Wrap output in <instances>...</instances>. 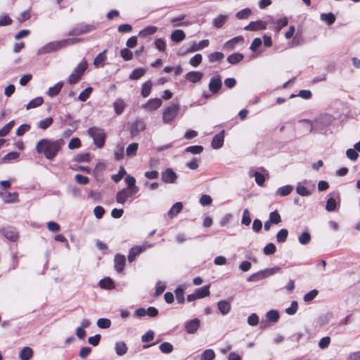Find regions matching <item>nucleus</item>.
Returning a JSON list of instances; mask_svg holds the SVG:
<instances>
[{
  "label": "nucleus",
  "mask_w": 360,
  "mask_h": 360,
  "mask_svg": "<svg viewBox=\"0 0 360 360\" xmlns=\"http://www.w3.org/2000/svg\"><path fill=\"white\" fill-rule=\"evenodd\" d=\"M64 144L62 139H42L36 145V151L43 155L48 160H53L60 150Z\"/></svg>",
  "instance_id": "f257e3e1"
},
{
  "label": "nucleus",
  "mask_w": 360,
  "mask_h": 360,
  "mask_svg": "<svg viewBox=\"0 0 360 360\" xmlns=\"http://www.w3.org/2000/svg\"><path fill=\"white\" fill-rule=\"evenodd\" d=\"M82 39H75V38H69L63 39L60 41H52L50 43H48L43 46L42 47L39 48L37 51L38 55H42V54H46L51 52H54L56 51H58L67 46L74 44L77 42L81 41Z\"/></svg>",
  "instance_id": "f03ea898"
},
{
  "label": "nucleus",
  "mask_w": 360,
  "mask_h": 360,
  "mask_svg": "<svg viewBox=\"0 0 360 360\" xmlns=\"http://www.w3.org/2000/svg\"><path fill=\"white\" fill-rule=\"evenodd\" d=\"M180 110L179 104H172L166 108L162 112V122L164 124H169L172 123Z\"/></svg>",
  "instance_id": "7ed1b4c3"
},
{
  "label": "nucleus",
  "mask_w": 360,
  "mask_h": 360,
  "mask_svg": "<svg viewBox=\"0 0 360 360\" xmlns=\"http://www.w3.org/2000/svg\"><path fill=\"white\" fill-rule=\"evenodd\" d=\"M281 271V268L278 266L265 269L259 271L257 273L251 274L248 278V282H257L271 275H274Z\"/></svg>",
  "instance_id": "20e7f679"
},
{
  "label": "nucleus",
  "mask_w": 360,
  "mask_h": 360,
  "mask_svg": "<svg viewBox=\"0 0 360 360\" xmlns=\"http://www.w3.org/2000/svg\"><path fill=\"white\" fill-rule=\"evenodd\" d=\"M88 134L94 139V142L98 148H102L104 146L105 134L103 129L90 127L88 129Z\"/></svg>",
  "instance_id": "39448f33"
},
{
  "label": "nucleus",
  "mask_w": 360,
  "mask_h": 360,
  "mask_svg": "<svg viewBox=\"0 0 360 360\" xmlns=\"http://www.w3.org/2000/svg\"><path fill=\"white\" fill-rule=\"evenodd\" d=\"M88 66L86 60H82L77 65L73 72L68 77V83L70 84H76L81 78Z\"/></svg>",
  "instance_id": "423d86ee"
},
{
  "label": "nucleus",
  "mask_w": 360,
  "mask_h": 360,
  "mask_svg": "<svg viewBox=\"0 0 360 360\" xmlns=\"http://www.w3.org/2000/svg\"><path fill=\"white\" fill-rule=\"evenodd\" d=\"M153 247V245L145 242L141 245H136L131 248L129 250V253L128 255V260L129 262H132L135 260L136 257L141 254L142 252L146 250L147 249Z\"/></svg>",
  "instance_id": "0eeeda50"
},
{
  "label": "nucleus",
  "mask_w": 360,
  "mask_h": 360,
  "mask_svg": "<svg viewBox=\"0 0 360 360\" xmlns=\"http://www.w3.org/2000/svg\"><path fill=\"white\" fill-rule=\"evenodd\" d=\"M136 193V192L124 188L117 193L116 201L120 204H124L127 202L129 198L133 196Z\"/></svg>",
  "instance_id": "6e6552de"
},
{
  "label": "nucleus",
  "mask_w": 360,
  "mask_h": 360,
  "mask_svg": "<svg viewBox=\"0 0 360 360\" xmlns=\"http://www.w3.org/2000/svg\"><path fill=\"white\" fill-rule=\"evenodd\" d=\"M209 90L213 93H217L222 86V82L221 77L218 75L213 76L209 83Z\"/></svg>",
  "instance_id": "1a4fd4ad"
},
{
  "label": "nucleus",
  "mask_w": 360,
  "mask_h": 360,
  "mask_svg": "<svg viewBox=\"0 0 360 360\" xmlns=\"http://www.w3.org/2000/svg\"><path fill=\"white\" fill-rule=\"evenodd\" d=\"M268 23V21L265 22L260 20L257 21H252L249 25L245 26L244 29L248 31L264 30L266 28Z\"/></svg>",
  "instance_id": "9d476101"
},
{
  "label": "nucleus",
  "mask_w": 360,
  "mask_h": 360,
  "mask_svg": "<svg viewBox=\"0 0 360 360\" xmlns=\"http://www.w3.org/2000/svg\"><path fill=\"white\" fill-rule=\"evenodd\" d=\"M244 42V38L242 36L235 37L227 41L224 45L223 49L225 50H233L238 44H242Z\"/></svg>",
  "instance_id": "9b49d317"
},
{
  "label": "nucleus",
  "mask_w": 360,
  "mask_h": 360,
  "mask_svg": "<svg viewBox=\"0 0 360 360\" xmlns=\"http://www.w3.org/2000/svg\"><path fill=\"white\" fill-rule=\"evenodd\" d=\"M177 176L175 172L171 169L167 168L165 169L161 175L162 181L167 184L174 183L176 180Z\"/></svg>",
  "instance_id": "f8f14e48"
},
{
  "label": "nucleus",
  "mask_w": 360,
  "mask_h": 360,
  "mask_svg": "<svg viewBox=\"0 0 360 360\" xmlns=\"http://www.w3.org/2000/svg\"><path fill=\"white\" fill-rule=\"evenodd\" d=\"M162 103L161 98H153L148 100V101L143 105V108L148 111H152L159 108Z\"/></svg>",
  "instance_id": "ddd939ff"
},
{
  "label": "nucleus",
  "mask_w": 360,
  "mask_h": 360,
  "mask_svg": "<svg viewBox=\"0 0 360 360\" xmlns=\"http://www.w3.org/2000/svg\"><path fill=\"white\" fill-rule=\"evenodd\" d=\"M224 140V130L216 134L211 143V146L214 149H219L223 146Z\"/></svg>",
  "instance_id": "4468645a"
},
{
  "label": "nucleus",
  "mask_w": 360,
  "mask_h": 360,
  "mask_svg": "<svg viewBox=\"0 0 360 360\" xmlns=\"http://www.w3.org/2000/svg\"><path fill=\"white\" fill-rule=\"evenodd\" d=\"M96 29V27L92 25H81L75 28L70 32V35H81L85 33L90 32Z\"/></svg>",
  "instance_id": "2eb2a0df"
},
{
  "label": "nucleus",
  "mask_w": 360,
  "mask_h": 360,
  "mask_svg": "<svg viewBox=\"0 0 360 360\" xmlns=\"http://www.w3.org/2000/svg\"><path fill=\"white\" fill-rule=\"evenodd\" d=\"M125 261H126V259L124 255L117 254L115 256L114 266H115V270L117 272L120 273L123 271L124 266H125Z\"/></svg>",
  "instance_id": "dca6fc26"
},
{
  "label": "nucleus",
  "mask_w": 360,
  "mask_h": 360,
  "mask_svg": "<svg viewBox=\"0 0 360 360\" xmlns=\"http://www.w3.org/2000/svg\"><path fill=\"white\" fill-rule=\"evenodd\" d=\"M200 320L198 319H193L187 322L185 326L186 332L189 334L195 333L200 326Z\"/></svg>",
  "instance_id": "f3484780"
},
{
  "label": "nucleus",
  "mask_w": 360,
  "mask_h": 360,
  "mask_svg": "<svg viewBox=\"0 0 360 360\" xmlns=\"http://www.w3.org/2000/svg\"><path fill=\"white\" fill-rule=\"evenodd\" d=\"M203 77V74L198 71H191L186 74L185 78L192 83L200 82Z\"/></svg>",
  "instance_id": "a211bd4d"
},
{
  "label": "nucleus",
  "mask_w": 360,
  "mask_h": 360,
  "mask_svg": "<svg viewBox=\"0 0 360 360\" xmlns=\"http://www.w3.org/2000/svg\"><path fill=\"white\" fill-rule=\"evenodd\" d=\"M217 307L221 314L224 316L228 314L231 309L230 302L224 300L219 301Z\"/></svg>",
  "instance_id": "6ab92c4d"
},
{
  "label": "nucleus",
  "mask_w": 360,
  "mask_h": 360,
  "mask_svg": "<svg viewBox=\"0 0 360 360\" xmlns=\"http://www.w3.org/2000/svg\"><path fill=\"white\" fill-rule=\"evenodd\" d=\"M145 129V124L141 120L136 121L131 127V134L132 136H136L141 131Z\"/></svg>",
  "instance_id": "aec40b11"
},
{
  "label": "nucleus",
  "mask_w": 360,
  "mask_h": 360,
  "mask_svg": "<svg viewBox=\"0 0 360 360\" xmlns=\"http://www.w3.org/2000/svg\"><path fill=\"white\" fill-rule=\"evenodd\" d=\"M3 234L8 240L15 241L18 238V234L15 229L13 228H7L3 230Z\"/></svg>",
  "instance_id": "412c9836"
},
{
  "label": "nucleus",
  "mask_w": 360,
  "mask_h": 360,
  "mask_svg": "<svg viewBox=\"0 0 360 360\" xmlns=\"http://www.w3.org/2000/svg\"><path fill=\"white\" fill-rule=\"evenodd\" d=\"M268 22L275 25L274 30L277 32H279L283 27L287 26L288 23V20L286 18L279 20L270 19Z\"/></svg>",
  "instance_id": "4be33fe9"
},
{
  "label": "nucleus",
  "mask_w": 360,
  "mask_h": 360,
  "mask_svg": "<svg viewBox=\"0 0 360 360\" xmlns=\"http://www.w3.org/2000/svg\"><path fill=\"white\" fill-rule=\"evenodd\" d=\"M33 356V350L30 347H24L20 352V360H30Z\"/></svg>",
  "instance_id": "5701e85b"
},
{
  "label": "nucleus",
  "mask_w": 360,
  "mask_h": 360,
  "mask_svg": "<svg viewBox=\"0 0 360 360\" xmlns=\"http://www.w3.org/2000/svg\"><path fill=\"white\" fill-rule=\"evenodd\" d=\"M115 349L118 356H123L127 353L128 347L124 342L119 341L115 343Z\"/></svg>",
  "instance_id": "b1692460"
},
{
  "label": "nucleus",
  "mask_w": 360,
  "mask_h": 360,
  "mask_svg": "<svg viewBox=\"0 0 360 360\" xmlns=\"http://www.w3.org/2000/svg\"><path fill=\"white\" fill-rule=\"evenodd\" d=\"M124 181L127 185L125 188H128L136 193L139 191V188L136 186V179L134 176L128 175L125 178Z\"/></svg>",
  "instance_id": "393cba45"
},
{
  "label": "nucleus",
  "mask_w": 360,
  "mask_h": 360,
  "mask_svg": "<svg viewBox=\"0 0 360 360\" xmlns=\"http://www.w3.org/2000/svg\"><path fill=\"white\" fill-rule=\"evenodd\" d=\"M183 205L181 202H176L169 210L168 216L172 219L174 218L181 211Z\"/></svg>",
  "instance_id": "a878e982"
},
{
  "label": "nucleus",
  "mask_w": 360,
  "mask_h": 360,
  "mask_svg": "<svg viewBox=\"0 0 360 360\" xmlns=\"http://www.w3.org/2000/svg\"><path fill=\"white\" fill-rule=\"evenodd\" d=\"M186 38L184 32L181 30H176L171 34V39L174 42H180Z\"/></svg>",
  "instance_id": "bb28decb"
},
{
  "label": "nucleus",
  "mask_w": 360,
  "mask_h": 360,
  "mask_svg": "<svg viewBox=\"0 0 360 360\" xmlns=\"http://www.w3.org/2000/svg\"><path fill=\"white\" fill-rule=\"evenodd\" d=\"M107 50H104L102 53H100L97 55V56L94 58V65L96 68L103 67L104 65V62L106 60V56L105 53Z\"/></svg>",
  "instance_id": "cd10ccee"
},
{
  "label": "nucleus",
  "mask_w": 360,
  "mask_h": 360,
  "mask_svg": "<svg viewBox=\"0 0 360 360\" xmlns=\"http://www.w3.org/2000/svg\"><path fill=\"white\" fill-rule=\"evenodd\" d=\"M43 102H44V99L42 97H41V96L37 97V98L31 100L26 105V109L30 110L32 108H35L37 107H39L42 105Z\"/></svg>",
  "instance_id": "c85d7f7f"
},
{
  "label": "nucleus",
  "mask_w": 360,
  "mask_h": 360,
  "mask_svg": "<svg viewBox=\"0 0 360 360\" xmlns=\"http://www.w3.org/2000/svg\"><path fill=\"white\" fill-rule=\"evenodd\" d=\"M332 313L327 312L326 314H323L320 315L317 319V323L321 326H323L329 323L330 320L332 318Z\"/></svg>",
  "instance_id": "c756f323"
},
{
  "label": "nucleus",
  "mask_w": 360,
  "mask_h": 360,
  "mask_svg": "<svg viewBox=\"0 0 360 360\" xmlns=\"http://www.w3.org/2000/svg\"><path fill=\"white\" fill-rule=\"evenodd\" d=\"M243 58L244 56L242 53H234L228 56L227 61L229 63L234 65L241 61L243 59Z\"/></svg>",
  "instance_id": "7c9ffc66"
},
{
  "label": "nucleus",
  "mask_w": 360,
  "mask_h": 360,
  "mask_svg": "<svg viewBox=\"0 0 360 360\" xmlns=\"http://www.w3.org/2000/svg\"><path fill=\"white\" fill-rule=\"evenodd\" d=\"M292 186L290 185H286L282 187H280L276 192V195L281 197H284L288 195L292 191Z\"/></svg>",
  "instance_id": "2f4dec72"
},
{
  "label": "nucleus",
  "mask_w": 360,
  "mask_h": 360,
  "mask_svg": "<svg viewBox=\"0 0 360 360\" xmlns=\"http://www.w3.org/2000/svg\"><path fill=\"white\" fill-rule=\"evenodd\" d=\"M195 292L196 293L195 297L201 299L210 295V285H205L200 288L197 289Z\"/></svg>",
  "instance_id": "473e14b6"
},
{
  "label": "nucleus",
  "mask_w": 360,
  "mask_h": 360,
  "mask_svg": "<svg viewBox=\"0 0 360 360\" xmlns=\"http://www.w3.org/2000/svg\"><path fill=\"white\" fill-rule=\"evenodd\" d=\"M99 285L101 288L107 290H111L115 288L114 282L110 278L101 280L99 282Z\"/></svg>",
  "instance_id": "72a5a7b5"
},
{
  "label": "nucleus",
  "mask_w": 360,
  "mask_h": 360,
  "mask_svg": "<svg viewBox=\"0 0 360 360\" xmlns=\"http://www.w3.org/2000/svg\"><path fill=\"white\" fill-rule=\"evenodd\" d=\"M53 118L51 117H49L44 120H40L37 126L40 129L46 130L53 124Z\"/></svg>",
  "instance_id": "f704fd0d"
},
{
  "label": "nucleus",
  "mask_w": 360,
  "mask_h": 360,
  "mask_svg": "<svg viewBox=\"0 0 360 360\" xmlns=\"http://www.w3.org/2000/svg\"><path fill=\"white\" fill-rule=\"evenodd\" d=\"M146 73V70L143 68H136L132 71L129 75V79L131 80H136L143 77Z\"/></svg>",
  "instance_id": "c9c22d12"
},
{
  "label": "nucleus",
  "mask_w": 360,
  "mask_h": 360,
  "mask_svg": "<svg viewBox=\"0 0 360 360\" xmlns=\"http://www.w3.org/2000/svg\"><path fill=\"white\" fill-rule=\"evenodd\" d=\"M152 88V82L148 80L142 85L141 95L143 97L146 98L149 96Z\"/></svg>",
  "instance_id": "e433bc0d"
},
{
  "label": "nucleus",
  "mask_w": 360,
  "mask_h": 360,
  "mask_svg": "<svg viewBox=\"0 0 360 360\" xmlns=\"http://www.w3.org/2000/svg\"><path fill=\"white\" fill-rule=\"evenodd\" d=\"M266 317L268 321L272 323H276L280 316L278 311L272 309L266 312Z\"/></svg>",
  "instance_id": "4c0bfd02"
},
{
  "label": "nucleus",
  "mask_w": 360,
  "mask_h": 360,
  "mask_svg": "<svg viewBox=\"0 0 360 360\" xmlns=\"http://www.w3.org/2000/svg\"><path fill=\"white\" fill-rule=\"evenodd\" d=\"M320 18L322 21L326 22L328 25L333 24L335 21V17L332 13H322Z\"/></svg>",
  "instance_id": "58836bf2"
},
{
  "label": "nucleus",
  "mask_w": 360,
  "mask_h": 360,
  "mask_svg": "<svg viewBox=\"0 0 360 360\" xmlns=\"http://www.w3.org/2000/svg\"><path fill=\"white\" fill-rule=\"evenodd\" d=\"M157 31V27L155 26H148L145 29L141 30L139 35L141 37H146L147 36L153 34Z\"/></svg>",
  "instance_id": "ea45409f"
},
{
  "label": "nucleus",
  "mask_w": 360,
  "mask_h": 360,
  "mask_svg": "<svg viewBox=\"0 0 360 360\" xmlns=\"http://www.w3.org/2000/svg\"><path fill=\"white\" fill-rule=\"evenodd\" d=\"M63 82H58L56 84H55L53 86L50 87L47 92L48 95L51 97L56 96L60 91V90L63 87Z\"/></svg>",
  "instance_id": "a19ab883"
},
{
  "label": "nucleus",
  "mask_w": 360,
  "mask_h": 360,
  "mask_svg": "<svg viewBox=\"0 0 360 360\" xmlns=\"http://www.w3.org/2000/svg\"><path fill=\"white\" fill-rule=\"evenodd\" d=\"M113 105L117 115H120L125 108V103L122 99L116 100Z\"/></svg>",
  "instance_id": "79ce46f5"
},
{
  "label": "nucleus",
  "mask_w": 360,
  "mask_h": 360,
  "mask_svg": "<svg viewBox=\"0 0 360 360\" xmlns=\"http://www.w3.org/2000/svg\"><path fill=\"white\" fill-rule=\"evenodd\" d=\"M139 144L137 143H132L128 146L126 149V154L128 157H134L136 155Z\"/></svg>",
  "instance_id": "37998d69"
},
{
  "label": "nucleus",
  "mask_w": 360,
  "mask_h": 360,
  "mask_svg": "<svg viewBox=\"0 0 360 360\" xmlns=\"http://www.w3.org/2000/svg\"><path fill=\"white\" fill-rule=\"evenodd\" d=\"M215 358V353L211 349H205L200 356V360H213Z\"/></svg>",
  "instance_id": "c03bdc74"
},
{
  "label": "nucleus",
  "mask_w": 360,
  "mask_h": 360,
  "mask_svg": "<svg viewBox=\"0 0 360 360\" xmlns=\"http://www.w3.org/2000/svg\"><path fill=\"white\" fill-rule=\"evenodd\" d=\"M224 55L223 53L216 51V52L211 53L208 56V60L210 63H214L216 61H220L221 60H222L224 58Z\"/></svg>",
  "instance_id": "a18cd8bd"
},
{
  "label": "nucleus",
  "mask_w": 360,
  "mask_h": 360,
  "mask_svg": "<svg viewBox=\"0 0 360 360\" xmlns=\"http://www.w3.org/2000/svg\"><path fill=\"white\" fill-rule=\"evenodd\" d=\"M93 89L91 87H87L84 89L78 96V99L81 101H86L90 96Z\"/></svg>",
  "instance_id": "49530a36"
},
{
  "label": "nucleus",
  "mask_w": 360,
  "mask_h": 360,
  "mask_svg": "<svg viewBox=\"0 0 360 360\" xmlns=\"http://www.w3.org/2000/svg\"><path fill=\"white\" fill-rule=\"evenodd\" d=\"M288 231L286 229H281L276 234V240L278 243H283L286 240Z\"/></svg>",
  "instance_id": "de8ad7c7"
},
{
  "label": "nucleus",
  "mask_w": 360,
  "mask_h": 360,
  "mask_svg": "<svg viewBox=\"0 0 360 360\" xmlns=\"http://www.w3.org/2000/svg\"><path fill=\"white\" fill-rule=\"evenodd\" d=\"M97 326L103 329L109 328L111 326V321L108 319L101 318L97 321Z\"/></svg>",
  "instance_id": "09e8293b"
},
{
  "label": "nucleus",
  "mask_w": 360,
  "mask_h": 360,
  "mask_svg": "<svg viewBox=\"0 0 360 360\" xmlns=\"http://www.w3.org/2000/svg\"><path fill=\"white\" fill-rule=\"evenodd\" d=\"M227 19V16L224 15H220L213 20V24L215 27L220 28L223 26L224 23Z\"/></svg>",
  "instance_id": "8fccbe9b"
},
{
  "label": "nucleus",
  "mask_w": 360,
  "mask_h": 360,
  "mask_svg": "<svg viewBox=\"0 0 360 360\" xmlns=\"http://www.w3.org/2000/svg\"><path fill=\"white\" fill-rule=\"evenodd\" d=\"M0 195L2 198V199L4 200V201L6 202H13V201H15V200L17 198V193L11 194L10 193H4L0 192Z\"/></svg>",
  "instance_id": "3c124183"
},
{
  "label": "nucleus",
  "mask_w": 360,
  "mask_h": 360,
  "mask_svg": "<svg viewBox=\"0 0 360 360\" xmlns=\"http://www.w3.org/2000/svg\"><path fill=\"white\" fill-rule=\"evenodd\" d=\"M298 240L300 244L307 245L311 240V235L308 232H303L299 236Z\"/></svg>",
  "instance_id": "603ef678"
},
{
  "label": "nucleus",
  "mask_w": 360,
  "mask_h": 360,
  "mask_svg": "<svg viewBox=\"0 0 360 360\" xmlns=\"http://www.w3.org/2000/svg\"><path fill=\"white\" fill-rule=\"evenodd\" d=\"M319 294V291L316 289L311 290L304 295V301L306 302L313 300Z\"/></svg>",
  "instance_id": "864d4df0"
},
{
  "label": "nucleus",
  "mask_w": 360,
  "mask_h": 360,
  "mask_svg": "<svg viewBox=\"0 0 360 360\" xmlns=\"http://www.w3.org/2000/svg\"><path fill=\"white\" fill-rule=\"evenodd\" d=\"M253 176H255L256 183L259 186H262L266 180L265 175L262 173H260V172L256 171L254 172Z\"/></svg>",
  "instance_id": "5fc2aeb1"
},
{
  "label": "nucleus",
  "mask_w": 360,
  "mask_h": 360,
  "mask_svg": "<svg viewBox=\"0 0 360 360\" xmlns=\"http://www.w3.org/2000/svg\"><path fill=\"white\" fill-rule=\"evenodd\" d=\"M20 153L16 151L10 152L5 155L2 158L3 162H10L13 160H16L19 158Z\"/></svg>",
  "instance_id": "6e6d98bb"
},
{
  "label": "nucleus",
  "mask_w": 360,
  "mask_h": 360,
  "mask_svg": "<svg viewBox=\"0 0 360 360\" xmlns=\"http://www.w3.org/2000/svg\"><path fill=\"white\" fill-rule=\"evenodd\" d=\"M160 349L162 353L169 354L173 351V346L167 342H165L160 345Z\"/></svg>",
  "instance_id": "4d7b16f0"
},
{
  "label": "nucleus",
  "mask_w": 360,
  "mask_h": 360,
  "mask_svg": "<svg viewBox=\"0 0 360 360\" xmlns=\"http://www.w3.org/2000/svg\"><path fill=\"white\" fill-rule=\"evenodd\" d=\"M252 13V11L250 8H245L240 11H238L236 16L238 19H246L248 18Z\"/></svg>",
  "instance_id": "13d9d810"
},
{
  "label": "nucleus",
  "mask_w": 360,
  "mask_h": 360,
  "mask_svg": "<svg viewBox=\"0 0 360 360\" xmlns=\"http://www.w3.org/2000/svg\"><path fill=\"white\" fill-rule=\"evenodd\" d=\"M241 223L245 226H248L251 223L250 214L248 209H245L243 211Z\"/></svg>",
  "instance_id": "bf43d9fd"
},
{
  "label": "nucleus",
  "mask_w": 360,
  "mask_h": 360,
  "mask_svg": "<svg viewBox=\"0 0 360 360\" xmlns=\"http://www.w3.org/2000/svg\"><path fill=\"white\" fill-rule=\"evenodd\" d=\"M202 55L198 53V54H195L193 57H192L190 59L189 63L193 67H197L198 65H200L202 63Z\"/></svg>",
  "instance_id": "052dcab7"
},
{
  "label": "nucleus",
  "mask_w": 360,
  "mask_h": 360,
  "mask_svg": "<svg viewBox=\"0 0 360 360\" xmlns=\"http://www.w3.org/2000/svg\"><path fill=\"white\" fill-rule=\"evenodd\" d=\"M203 150V147L201 146H192L187 147L185 149V151L187 153H191L192 154H199Z\"/></svg>",
  "instance_id": "680f3d73"
},
{
  "label": "nucleus",
  "mask_w": 360,
  "mask_h": 360,
  "mask_svg": "<svg viewBox=\"0 0 360 360\" xmlns=\"http://www.w3.org/2000/svg\"><path fill=\"white\" fill-rule=\"evenodd\" d=\"M90 155L88 153L78 154L75 158V160L79 162H88L90 161Z\"/></svg>",
  "instance_id": "e2e57ef3"
},
{
  "label": "nucleus",
  "mask_w": 360,
  "mask_h": 360,
  "mask_svg": "<svg viewBox=\"0 0 360 360\" xmlns=\"http://www.w3.org/2000/svg\"><path fill=\"white\" fill-rule=\"evenodd\" d=\"M175 295L176 300L179 303H183L184 302V290L181 287H179L175 290Z\"/></svg>",
  "instance_id": "0e129e2a"
},
{
  "label": "nucleus",
  "mask_w": 360,
  "mask_h": 360,
  "mask_svg": "<svg viewBox=\"0 0 360 360\" xmlns=\"http://www.w3.org/2000/svg\"><path fill=\"white\" fill-rule=\"evenodd\" d=\"M346 155L347 157L352 161L356 160L359 157V154L354 148L347 149L346 151Z\"/></svg>",
  "instance_id": "69168bd1"
},
{
  "label": "nucleus",
  "mask_w": 360,
  "mask_h": 360,
  "mask_svg": "<svg viewBox=\"0 0 360 360\" xmlns=\"http://www.w3.org/2000/svg\"><path fill=\"white\" fill-rule=\"evenodd\" d=\"M276 250V248L274 243H268L264 248V253L266 255H269L274 254Z\"/></svg>",
  "instance_id": "338daca9"
},
{
  "label": "nucleus",
  "mask_w": 360,
  "mask_h": 360,
  "mask_svg": "<svg viewBox=\"0 0 360 360\" xmlns=\"http://www.w3.org/2000/svg\"><path fill=\"white\" fill-rule=\"evenodd\" d=\"M120 55L124 60H130L133 58V53L126 48L121 50Z\"/></svg>",
  "instance_id": "774afa93"
}]
</instances>
